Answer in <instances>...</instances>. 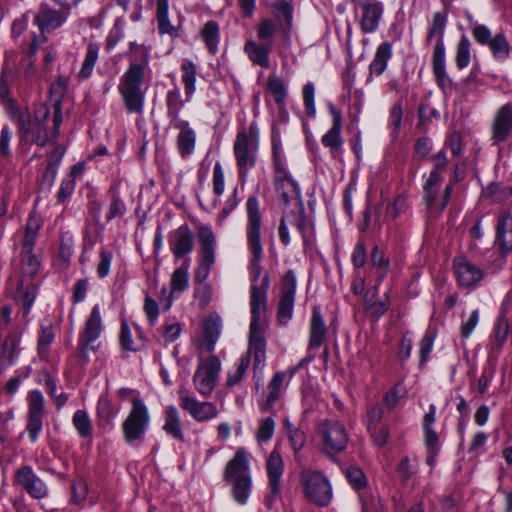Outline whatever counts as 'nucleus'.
Returning <instances> with one entry per match:
<instances>
[{
  "instance_id": "1",
  "label": "nucleus",
  "mask_w": 512,
  "mask_h": 512,
  "mask_svg": "<svg viewBox=\"0 0 512 512\" xmlns=\"http://www.w3.org/2000/svg\"><path fill=\"white\" fill-rule=\"evenodd\" d=\"M247 227L246 237L248 250L251 253L249 273L251 278L250 311L251 323L249 331V352L254 357V367L261 368L265 362L266 341L264 333L267 327V290L269 287L268 273H262L261 261L263 246L261 242V214L259 202L255 196L246 202Z\"/></svg>"
},
{
  "instance_id": "2",
  "label": "nucleus",
  "mask_w": 512,
  "mask_h": 512,
  "mask_svg": "<svg viewBox=\"0 0 512 512\" xmlns=\"http://www.w3.org/2000/svg\"><path fill=\"white\" fill-rule=\"evenodd\" d=\"M130 65L121 77L118 90L123 97L126 109L130 113H141L144 106L145 93L141 85L150 72V48L142 44L131 43Z\"/></svg>"
},
{
  "instance_id": "3",
  "label": "nucleus",
  "mask_w": 512,
  "mask_h": 512,
  "mask_svg": "<svg viewBox=\"0 0 512 512\" xmlns=\"http://www.w3.org/2000/svg\"><path fill=\"white\" fill-rule=\"evenodd\" d=\"M50 109L46 104L40 103L35 106L33 118L28 112L12 109L11 118L14 119L19 128L22 140L27 143H36L45 146L58 134L62 123V112L60 102L57 101L54 107L53 129L48 127Z\"/></svg>"
},
{
  "instance_id": "4",
  "label": "nucleus",
  "mask_w": 512,
  "mask_h": 512,
  "mask_svg": "<svg viewBox=\"0 0 512 512\" xmlns=\"http://www.w3.org/2000/svg\"><path fill=\"white\" fill-rule=\"evenodd\" d=\"M258 146L259 131L256 123H252L248 129L238 132L233 149L241 177H244L247 170L255 165Z\"/></svg>"
},
{
  "instance_id": "5",
  "label": "nucleus",
  "mask_w": 512,
  "mask_h": 512,
  "mask_svg": "<svg viewBox=\"0 0 512 512\" xmlns=\"http://www.w3.org/2000/svg\"><path fill=\"white\" fill-rule=\"evenodd\" d=\"M317 435L320 440V450L328 456L344 451L349 441L345 426L337 419H326L320 422Z\"/></svg>"
},
{
  "instance_id": "6",
  "label": "nucleus",
  "mask_w": 512,
  "mask_h": 512,
  "mask_svg": "<svg viewBox=\"0 0 512 512\" xmlns=\"http://www.w3.org/2000/svg\"><path fill=\"white\" fill-rule=\"evenodd\" d=\"M303 493L315 505L327 506L333 496L329 479L319 471L304 469L300 474Z\"/></svg>"
},
{
  "instance_id": "7",
  "label": "nucleus",
  "mask_w": 512,
  "mask_h": 512,
  "mask_svg": "<svg viewBox=\"0 0 512 512\" xmlns=\"http://www.w3.org/2000/svg\"><path fill=\"white\" fill-rule=\"evenodd\" d=\"M150 423V416L145 404L137 397L132 398V409L123 422L124 438L129 445L141 442Z\"/></svg>"
},
{
  "instance_id": "8",
  "label": "nucleus",
  "mask_w": 512,
  "mask_h": 512,
  "mask_svg": "<svg viewBox=\"0 0 512 512\" xmlns=\"http://www.w3.org/2000/svg\"><path fill=\"white\" fill-rule=\"evenodd\" d=\"M197 236L200 243L201 260L195 270L194 279L198 283H203L208 278L211 268L215 263L216 236L207 225H200L198 227Z\"/></svg>"
},
{
  "instance_id": "9",
  "label": "nucleus",
  "mask_w": 512,
  "mask_h": 512,
  "mask_svg": "<svg viewBox=\"0 0 512 512\" xmlns=\"http://www.w3.org/2000/svg\"><path fill=\"white\" fill-rule=\"evenodd\" d=\"M220 370V360L215 356H210L200 362L193 376L195 389L200 395L208 397L212 394L216 387Z\"/></svg>"
},
{
  "instance_id": "10",
  "label": "nucleus",
  "mask_w": 512,
  "mask_h": 512,
  "mask_svg": "<svg viewBox=\"0 0 512 512\" xmlns=\"http://www.w3.org/2000/svg\"><path fill=\"white\" fill-rule=\"evenodd\" d=\"M441 182V175L437 171H431L424 185V201L427 209L431 212H442L449 202L453 189L452 185H447L443 193H440L439 186Z\"/></svg>"
},
{
  "instance_id": "11",
  "label": "nucleus",
  "mask_w": 512,
  "mask_h": 512,
  "mask_svg": "<svg viewBox=\"0 0 512 512\" xmlns=\"http://www.w3.org/2000/svg\"><path fill=\"white\" fill-rule=\"evenodd\" d=\"M180 407L196 422H208L218 416V409L212 402L198 401L185 388L178 391Z\"/></svg>"
},
{
  "instance_id": "12",
  "label": "nucleus",
  "mask_w": 512,
  "mask_h": 512,
  "mask_svg": "<svg viewBox=\"0 0 512 512\" xmlns=\"http://www.w3.org/2000/svg\"><path fill=\"white\" fill-rule=\"evenodd\" d=\"M446 24V18L441 13L437 12L433 16L432 24L429 29L428 37L432 38L436 33L443 34ZM433 73L438 81L439 86L443 87L446 80L445 69V47L442 38L437 42L433 51Z\"/></svg>"
},
{
  "instance_id": "13",
  "label": "nucleus",
  "mask_w": 512,
  "mask_h": 512,
  "mask_svg": "<svg viewBox=\"0 0 512 512\" xmlns=\"http://www.w3.org/2000/svg\"><path fill=\"white\" fill-rule=\"evenodd\" d=\"M28 420L26 431L32 443L36 442L43 428V415L45 413V401L39 390H32L27 396Z\"/></svg>"
},
{
  "instance_id": "14",
  "label": "nucleus",
  "mask_w": 512,
  "mask_h": 512,
  "mask_svg": "<svg viewBox=\"0 0 512 512\" xmlns=\"http://www.w3.org/2000/svg\"><path fill=\"white\" fill-rule=\"evenodd\" d=\"M102 332V318L100 307L95 305L85 322V327L80 335L78 349L83 358L88 357L89 351H95L94 343L100 337Z\"/></svg>"
},
{
  "instance_id": "15",
  "label": "nucleus",
  "mask_w": 512,
  "mask_h": 512,
  "mask_svg": "<svg viewBox=\"0 0 512 512\" xmlns=\"http://www.w3.org/2000/svg\"><path fill=\"white\" fill-rule=\"evenodd\" d=\"M296 286L295 273L289 270L284 274L281 282V296L277 311V318L280 324H286L292 318Z\"/></svg>"
},
{
  "instance_id": "16",
  "label": "nucleus",
  "mask_w": 512,
  "mask_h": 512,
  "mask_svg": "<svg viewBox=\"0 0 512 512\" xmlns=\"http://www.w3.org/2000/svg\"><path fill=\"white\" fill-rule=\"evenodd\" d=\"M275 186L285 204L293 202L301 210V192L298 184L292 179L289 173L278 164L275 170Z\"/></svg>"
},
{
  "instance_id": "17",
  "label": "nucleus",
  "mask_w": 512,
  "mask_h": 512,
  "mask_svg": "<svg viewBox=\"0 0 512 512\" xmlns=\"http://www.w3.org/2000/svg\"><path fill=\"white\" fill-rule=\"evenodd\" d=\"M332 115V126L321 139L322 144L330 150L333 158H338L343 148L342 132V114L332 103L328 106Z\"/></svg>"
},
{
  "instance_id": "18",
  "label": "nucleus",
  "mask_w": 512,
  "mask_h": 512,
  "mask_svg": "<svg viewBox=\"0 0 512 512\" xmlns=\"http://www.w3.org/2000/svg\"><path fill=\"white\" fill-rule=\"evenodd\" d=\"M195 245V236L188 225L179 226L169 236V246L173 256L177 259L190 254Z\"/></svg>"
},
{
  "instance_id": "19",
  "label": "nucleus",
  "mask_w": 512,
  "mask_h": 512,
  "mask_svg": "<svg viewBox=\"0 0 512 512\" xmlns=\"http://www.w3.org/2000/svg\"><path fill=\"white\" fill-rule=\"evenodd\" d=\"M512 130V103L501 106L493 119L491 140L497 144L505 141Z\"/></svg>"
},
{
  "instance_id": "20",
  "label": "nucleus",
  "mask_w": 512,
  "mask_h": 512,
  "mask_svg": "<svg viewBox=\"0 0 512 512\" xmlns=\"http://www.w3.org/2000/svg\"><path fill=\"white\" fill-rule=\"evenodd\" d=\"M16 482L34 498L41 499L47 495L46 485L28 466L18 470Z\"/></svg>"
},
{
  "instance_id": "21",
  "label": "nucleus",
  "mask_w": 512,
  "mask_h": 512,
  "mask_svg": "<svg viewBox=\"0 0 512 512\" xmlns=\"http://www.w3.org/2000/svg\"><path fill=\"white\" fill-rule=\"evenodd\" d=\"M68 13L56 10L47 4H42L35 16V22L41 31H53L59 28L67 19Z\"/></svg>"
},
{
  "instance_id": "22",
  "label": "nucleus",
  "mask_w": 512,
  "mask_h": 512,
  "mask_svg": "<svg viewBox=\"0 0 512 512\" xmlns=\"http://www.w3.org/2000/svg\"><path fill=\"white\" fill-rule=\"evenodd\" d=\"M358 8L361 10V30L366 34L375 32L383 14L382 4L380 2H359Z\"/></svg>"
},
{
  "instance_id": "23",
  "label": "nucleus",
  "mask_w": 512,
  "mask_h": 512,
  "mask_svg": "<svg viewBox=\"0 0 512 512\" xmlns=\"http://www.w3.org/2000/svg\"><path fill=\"white\" fill-rule=\"evenodd\" d=\"M455 275L462 286L470 287L483 278L482 270L464 257L454 261Z\"/></svg>"
},
{
  "instance_id": "24",
  "label": "nucleus",
  "mask_w": 512,
  "mask_h": 512,
  "mask_svg": "<svg viewBox=\"0 0 512 512\" xmlns=\"http://www.w3.org/2000/svg\"><path fill=\"white\" fill-rule=\"evenodd\" d=\"M188 268L189 265L184 263L183 266L177 268L171 277V291L168 293L167 288L163 287L161 290V298L160 301L165 303L163 304V309L168 310L172 305V294L175 292H183L188 287Z\"/></svg>"
},
{
  "instance_id": "25",
  "label": "nucleus",
  "mask_w": 512,
  "mask_h": 512,
  "mask_svg": "<svg viewBox=\"0 0 512 512\" xmlns=\"http://www.w3.org/2000/svg\"><path fill=\"white\" fill-rule=\"evenodd\" d=\"M273 49L272 42L258 43L255 40H247L244 45V52L249 60L260 67L269 68V54Z\"/></svg>"
},
{
  "instance_id": "26",
  "label": "nucleus",
  "mask_w": 512,
  "mask_h": 512,
  "mask_svg": "<svg viewBox=\"0 0 512 512\" xmlns=\"http://www.w3.org/2000/svg\"><path fill=\"white\" fill-rule=\"evenodd\" d=\"M250 463L248 453L240 448L236 451L233 458L227 463L224 470V480L236 479L241 476H250Z\"/></svg>"
},
{
  "instance_id": "27",
  "label": "nucleus",
  "mask_w": 512,
  "mask_h": 512,
  "mask_svg": "<svg viewBox=\"0 0 512 512\" xmlns=\"http://www.w3.org/2000/svg\"><path fill=\"white\" fill-rule=\"evenodd\" d=\"M172 124L174 128L179 130L177 147L180 155L186 157L192 154L196 143L195 131L189 126L187 121L177 120V122Z\"/></svg>"
},
{
  "instance_id": "28",
  "label": "nucleus",
  "mask_w": 512,
  "mask_h": 512,
  "mask_svg": "<svg viewBox=\"0 0 512 512\" xmlns=\"http://www.w3.org/2000/svg\"><path fill=\"white\" fill-rule=\"evenodd\" d=\"M327 326L318 307H313L309 329V349L319 348L325 341Z\"/></svg>"
},
{
  "instance_id": "29",
  "label": "nucleus",
  "mask_w": 512,
  "mask_h": 512,
  "mask_svg": "<svg viewBox=\"0 0 512 512\" xmlns=\"http://www.w3.org/2000/svg\"><path fill=\"white\" fill-rule=\"evenodd\" d=\"M267 474L269 478V485L271 494L276 496L280 490V478L284 471V464L280 453L273 450L267 459Z\"/></svg>"
},
{
  "instance_id": "30",
  "label": "nucleus",
  "mask_w": 512,
  "mask_h": 512,
  "mask_svg": "<svg viewBox=\"0 0 512 512\" xmlns=\"http://www.w3.org/2000/svg\"><path fill=\"white\" fill-rule=\"evenodd\" d=\"M496 237L502 250H512V215L510 212L504 211L499 216Z\"/></svg>"
},
{
  "instance_id": "31",
  "label": "nucleus",
  "mask_w": 512,
  "mask_h": 512,
  "mask_svg": "<svg viewBox=\"0 0 512 512\" xmlns=\"http://www.w3.org/2000/svg\"><path fill=\"white\" fill-rule=\"evenodd\" d=\"M163 430L173 438L184 441L180 414L175 406H168L165 409Z\"/></svg>"
},
{
  "instance_id": "32",
  "label": "nucleus",
  "mask_w": 512,
  "mask_h": 512,
  "mask_svg": "<svg viewBox=\"0 0 512 512\" xmlns=\"http://www.w3.org/2000/svg\"><path fill=\"white\" fill-rule=\"evenodd\" d=\"M229 481L232 483L231 492L234 500L240 505L246 504L252 488L251 476H241Z\"/></svg>"
},
{
  "instance_id": "33",
  "label": "nucleus",
  "mask_w": 512,
  "mask_h": 512,
  "mask_svg": "<svg viewBox=\"0 0 512 512\" xmlns=\"http://www.w3.org/2000/svg\"><path fill=\"white\" fill-rule=\"evenodd\" d=\"M392 56V47L388 42L380 44L376 50L373 61L370 64V73L381 75L386 67L389 59Z\"/></svg>"
},
{
  "instance_id": "34",
  "label": "nucleus",
  "mask_w": 512,
  "mask_h": 512,
  "mask_svg": "<svg viewBox=\"0 0 512 512\" xmlns=\"http://www.w3.org/2000/svg\"><path fill=\"white\" fill-rule=\"evenodd\" d=\"M285 377L286 375L284 372H278L273 376L268 385L269 393L267 399L261 406L262 410L268 411L272 409L274 403L279 399L283 390Z\"/></svg>"
},
{
  "instance_id": "35",
  "label": "nucleus",
  "mask_w": 512,
  "mask_h": 512,
  "mask_svg": "<svg viewBox=\"0 0 512 512\" xmlns=\"http://www.w3.org/2000/svg\"><path fill=\"white\" fill-rule=\"evenodd\" d=\"M40 230V223L35 218H29L25 227V234L22 242V252H33L34 244Z\"/></svg>"
},
{
  "instance_id": "36",
  "label": "nucleus",
  "mask_w": 512,
  "mask_h": 512,
  "mask_svg": "<svg viewBox=\"0 0 512 512\" xmlns=\"http://www.w3.org/2000/svg\"><path fill=\"white\" fill-rule=\"evenodd\" d=\"M202 38L211 53H216L219 43V26L214 21L207 22L202 31Z\"/></svg>"
},
{
  "instance_id": "37",
  "label": "nucleus",
  "mask_w": 512,
  "mask_h": 512,
  "mask_svg": "<svg viewBox=\"0 0 512 512\" xmlns=\"http://www.w3.org/2000/svg\"><path fill=\"white\" fill-rule=\"evenodd\" d=\"M98 48L93 45L89 44L87 53L85 55L84 61L82 63L81 69L78 72V78L79 79H87L92 74V71L94 69V66L98 60Z\"/></svg>"
},
{
  "instance_id": "38",
  "label": "nucleus",
  "mask_w": 512,
  "mask_h": 512,
  "mask_svg": "<svg viewBox=\"0 0 512 512\" xmlns=\"http://www.w3.org/2000/svg\"><path fill=\"white\" fill-rule=\"evenodd\" d=\"M493 56L497 60H506L510 53V46L503 34H497L488 44Z\"/></svg>"
},
{
  "instance_id": "39",
  "label": "nucleus",
  "mask_w": 512,
  "mask_h": 512,
  "mask_svg": "<svg viewBox=\"0 0 512 512\" xmlns=\"http://www.w3.org/2000/svg\"><path fill=\"white\" fill-rule=\"evenodd\" d=\"M471 44L467 36L463 35L457 44L455 62L459 69L466 68L470 64Z\"/></svg>"
},
{
  "instance_id": "40",
  "label": "nucleus",
  "mask_w": 512,
  "mask_h": 512,
  "mask_svg": "<svg viewBox=\"0 0 512 512\" xmlns=\"http://www.w3.org/2000/svg\"><path fill=\"white\" fill-rule=\"evenodd\" d=\"M182 69V81L185 85V92L187 95H191L195 91L196 82V66L193 62L184 60L181 64Z\"/></svg>"
},
{
  "instance_id": "41",
  "label": "nucleus",
  "mask_w": 512,
  "mask_h": 512,
  "mask_svg": "<svg viewBox=\"0 0 512 512\" xmlns=\"http://www.w3.org/2000/svg\"><path fill=\"white\" fill-rule=\"evenodd\" d=\"M156 4L159 31L172 35L175 32V28L168 19V0H157Z\"/></svg>"
},
{
  "instance_id": "42",
  "label": "nucleus",
  "mask_w": 512,
  "mask_h": 512,
  "mask_svg": "<svg viewBox=\"0 0 512 512\" xmlns=\"http://www.w3.org/2000/svg\"><path fill=\"white\" fill-rule=\"evenodd\" d=\"M73 425L81 437L91 436L92 425L88 414L83 410H77L73 415Z\"/></svg>"
},
{
  "instance_id": "43",
  "label": "nucleus",
  "mask_w": 512,
  "mask_h": 512,
  "mask_svg": "<svg viewBox=\"0 0 512 512\" xmlns=\"http://www.w3.org/2000/svg\"><path fill=\"white\" fill-rule=\"evenodd\" d=\"M183 106L180 91L178 89L171 90L167 93V107L168 115L171 117V122L175 123L179 119V112Z\"/></svg>"
},
{
  "instance_id": "44",
  "label": "nucleus",
  "mask_w": 512,
  "mask_h": 512,
  "mask_svg": "<svg viewBox=\"0 0 512 512\" xmlns=\"http://www.w3.org/2000/svg\"><path fill=\"white\" fill-rule=\"evenodd\" d=\"M267 87L278 104H282L285 101L287 88L283 80L276 76H270L267 82Z\"/></svg>"
},
{
  "instance_id": "45",
  "label": "nucleus",
  "mask_w": 512,
  "mask_h": 512,
  "mask_svg": "<svg viewBox=\"0 0 512 512\" xmlns=\"http://www.w3.org/2000/svg\"><path fill=\"white\" fill-rule=\"evenodd\" d=\"M371 263L377 269L378 278L380 280L384 279L388 272L389 260L377 246L371 252Z\"/></svg>"
},
{
  "instance_id": "46",
  "label": "nucleus",
  "mask_w": 512,
  "mask_h": 512,
  "mask_svg": "<svg viewBox=\"0 0 512 512\" xmlns=\"http://www.w3.org/2000/svg\"><path fill=\"white\" fill-rule=\"evenodd\" d=\"M72 497L71 501L75 504L83 502L88 495V485L82 477H77L71 484Z\"/></svg>"
},
{
  "instance_id": "47",
  "label": "nucleus",
  "mask_w": 512,
  "mask_h": 512,
  "mask_svg": "<svg viewBox=\"0 0 512 512\" xmlns=\"http://www.w3.org/2000/svg\"><path fill=\"white\" fill-rule=\"evenodd\" d=\"M250 355H253V354L248 351L247 355H244L241 357L236 370L234 372L230 373L228 376V380H227L228 385L233 386L240 382V380L246 373L247 368L250 365Z\"/></svg>"
},
{
  "instance_id": "48",
  "label": "nucleus",
  "mask_w": 512,
  "mask_h": 512,
  "mask_svg": "<svg viewBox=\"0 0 512 512\" xmlns=\"http://www.w3.org/2000/svg\"><path fill=\"white\" fill-rule=\"evenodd\" d=\"M406 394V390L402 383H397L385 396L384 404L388 409L394 408L399 399L403 398Z\"/></svg>"
},
{
  "instance_id": "49",
  "label": "nucleus",
  "mask_w": 512,
  "mask_h": 512,
  "mask_svg": "<svg viewBox=\"0 0 512 512\" xmlns=\"http://www.w3.org/2000/svg\"><path fill=\"white\" fill-rule=\"evenodd\" d=\"M22 264L23 272L29 276H34L40 268V261L33 252L22 253Z\"/></svg>"
},
{
  "instance_id": "50",
  "label": "nucleus",
  "mask_w": 512,
  "mask_h": 512,
  "mask_svg": "<svg viewBox=\"0 0 512 512\" xmlns=\"http://www.w3.org/2000/svg\"><path fill=\"white\" fill-rule=\"evenodd\" d=\"M377 292V287L375 286L373 291L370 293H367L366 295V301L368 305V309L370 310L371 314L376 316L377 318L381 317L387 310L388 304L386 301H379V302H372V298L375 296Z\"/></svg>"
},
{
  "instance_id": "51",
  "label": "nucleus",
  "mask_w": 512,
  "mask_h": 512,
  "mask_svg": "<svg viewBox=\"0 0 512 512\" xmlns=\"http://www.w3.org/2000/svg\"><path fill=\"white\" fill-rule=\"evenodd\" d=\"M276 32V24L269 19H263L257 26V37L260 40H270Z\"/></svg>"
},
{
  "instance_id": "52",
  "label": "nucleus",
  "mask_w": 512,
  "mask_h": 512,
  "mask_svg": "<svg viewBox=\"0 0 512 512\" xmlns=\"http://www.w3.org/2000/svg\"><path fill=\"white\" fill-rule=\"evenodd\" d=\"M13 71L5 65L0 76V97L8 99L10 96L9 85L13 80Z\"/></svg>"
},
{
  "instance_id": "53",
  "label": "nucleus",
  "mask_w": 512,
  "mask_h": 512,
  "mask_svg": "<svg viewBox=\"0 0 512 512\" xmlns=\"http://www.w3.org/2000/svg\"><path fill=\"white\" fill-rule=\"evenodd\" d=\"M425 445L427 449L426 463L433 467L439 452V439H435L434 435L430 433L429 439L425 440Z\"/></svg>"
},
{
  "instance_id": "54",
  "label": "nucleus",
  "mask_w": 512,
  "mask_h": 512,
  "mask_svg": "<svg viewBox=\"0 0 512 512\" xmlns=\"http://www.w3.org/2000/svg\"><path fill=\"white\" fill-rule=\"evenodd\" d=\"M347 478L350 484L357 490L366 486V477L364 473L357 467H350L347 469Z\"/></svg>"
},
{
  "instance_id": "55",
  "label": "nucleus",
  "mask_w": 512,
  "mask_h": 512,
  "mask_svg": "<svg viewBox=\"0 0 512 512\" xmlns=\"http://www.w3.org/2000/svg\"><path fill=\"white\" fill-rule=\"evenodd\" d=\"M473 38L481 45H488L493 39L491 30L482 24H477L472 28Z\"/></svg>"
},
{
  "instance_id": "56",
  "label": "nucleus",
  "mask_w": 512,
  "mask_h": 512,
  "mask_svg": "<svg viewBox=\"0 0 512 512\" xmlns=\"http://www.w3.org/2000/svg\"><path fill=\"white\" fill-rule=\"evenodd\" d=\"M303 100L306 108V112L309 116H314L316 113L314 104V86L311 83L306 84L303 87Z\"/></svg>"
},
{
  "instance_id": "57",
  "label": "nucleus",
  "mask_w": 512,
  "mask_h": 512,
  "mask_svg": "<svg viewBox=\"0 0 512 512\" xmlns=\"http://www.w3.org/2000/svg\"><path fill=\"white\" fill-rule=\"evenodd\" d=\"M275 422L271 417L266 418L260 424L257 437L260 441H268L274 434Z\"/></svg>"
},
{
  "instance_id": "58",
  "label": "nucleus",
  "mask_w": 512,
  "mask_h": 512,
  "mask_svg": "<svg viewBox=\"0 0 512 512\" xmlns=\"http://www.w3.org/2000/svg\"><path fill=\"white\" fill-rule=\"evenodd\" d=\"M98 416L103 420H110L114 417L115 413L109 399L105 396L100 397L97 404Z\"/></svg>"
},
{
  "instance_id": "59",
  "label": "nucleus",
  "mask_w": 512,
  "mask_h": 512,
  "mask_svg": "<svg viewBox=\"0 0 512 512\" xmlns=\"http://www.w3.org/2000/svg\"><path fill=\"white\" fill-rule=\"evenodd\" d=\"M403 110L401 104H395L390 112V124L392 126V134L397 136L402 122Z\"/></svg>"
},
{
  "instance_id": "60",
  "label": "nucleus",
  "mask_w": 512,
  "mask_h": 512,
  "mask_svg": "<svg viewBox=\"0 0 512 512\" xmlns=\"http://www.w3.org/2000/svg\"><path fill=\"white\" fill-rule=\"evenodd\" d=\"M224 172L220 163H216L213 169V190L216 195L224 192Z\"/></svg>"
},
{
  "instance_id": "61",
  "label": "nucleus",
  "mask_w": 512,
  "mask_h": 512,
  "mask_svg": "<svg viewBox=\"0 0 512 512\" xmlns=\"http://www.w3.org/2000/svg\"><path fill=\"white\" fill-rule=\"evenodd\" d=\"M112 262V254L108 251L102 250L100 253V262L97 267V274L100 278H104L109 274Z\"/></svg>"
},
{
  "instance_id": "62",
  "label": "nucleus",
  "mask_w": 512,
  "mask_h": 512,
  "mask_svg": "<svg viewBox=\"0 0 512 512\" xmlns=\"http://www.w3.org/2000/svg\"><path fill=\"white\" fill-rule=\"evenodd\" d=\"M12 138V132L9 127L4 126L0 135V158H7L10 155L9 144Z\"/></svg>"
},
{
  "instance_id": "63",
  "label": "nucleus",
  "mask_w": 512,
  "mask_h": 512,
  "mask_svg": "<svg viewBox=\"0 0 512 512\" xmlns=\"http://www.w3.org/2000/svg\"><path fill=\"white\" fill-rule=\"evenodd\" d=\"M75 180L72 177H66L63 179L57 198L58 202H64L74 191Z\"/></svg>"
},
{
  "instance_id": "64",
  "label": "nucleus",
  "mask_w": 512,
  "mask_h": 512,
  "mask_svg": "<svg viewBox=\"0 0 512 512\" xmlns=\"http://www.w3.org/2000/svg\"><path fill=\"white\" fill-rule=\"evenodd\" d=\"M54 332L51 327H43L41 334L38 339V347L40 353H43L47 350V347L53 342L54 340Z\"/></svg>"
}]
</instances>
